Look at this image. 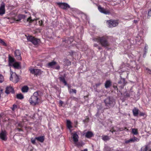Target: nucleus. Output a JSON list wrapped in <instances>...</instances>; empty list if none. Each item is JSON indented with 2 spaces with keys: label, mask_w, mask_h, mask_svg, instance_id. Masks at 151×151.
Wrapping results in <instances>:
<instances>
[{
  "label": "nucleus",
  "mask_w": 151,
  "mask_h": 151,
  "mask_svg": "<svg viewBox=\"0 0 151 151\" xmlns=\"http://www.w3.org/2000/svg\"><path fill=\"white\" fill-rule=\"evenodd\" d=\"M136 66V65L135 62H130L129 67L131 69H132L135 68Z\"/></svg>",
  "instance_id": "a878e982"
},
{
  "label": "nucleus",
  "mask_w": 151,
  "mask_h": 151,
  "mask_svg": "<svg viewBox=\"0 0 151 151\" xmlns=\"http://www.w3.org/2000/svg\"><path fill=\"white\" fill-rule=\"evenodd\" d=\"M5 4L2 3L0 7V15H3L5 13Z\"/></svg>",
  "instance_id": "ddd939ff"
},
{
  "label": "nucleus",
  "mask_w": 151,
  "mask_h": 151,
  "mask_svg": "<svg viewBox=\"0 0 151 151\" xmlns=\"http://www.w3.org/2000/svg\"><path fill=\"white\" fill-rule=\"evenodd\" d=\"M145 115V114L142 112H139V115L140 116H144Z\"/></svg>",
  "instance_id": "c03bdc74"
},
{
  "label": "nucleus",
  "mask_w": 151,
  "mask_h": 151,
  "mask_svg": "<svg viewBox=\"0 0 151 151\" xmlns=\"http://www.w3.org/2000/svg\"><path fill=\"white\" fill-rule=\"evenodd\" d=\"M17 106L16 105L14 104L11 108L13 111H14L17 109Z\"/></svg>",
  "instance_id": "473e14b6"
},
{
  "label": "nucleus",
  "mask_w": 151,
  "mask_h": 151,
  "mask_svg": "<svg viewBox=\"0 0 151 151\" xmlns=\"http://www.w3.org/2000/svg\"><path fill=\"white\" fill-rule=\"evenodd\" d=\"M98 49L99 50H101L102 49V48L101 47H98Z\"/></svg>",
  "instance_id": "4d7b16f0"
},
{
  "label": "nucleus",
  "mask_w": 151,
  "mask_h": 151,
  "mask_svg": "<svg viewBox=\"0 0 151 151\" xmlns=\"http://www.w3.org/2000/svg\"><path fill=\"white\" fill-rule=\"evenodd\" d=\"M40 92L36 91L34 93L29 99V101L30 104L32 106H35L39 103L40 100Z\"/></svg>",
  "instance_id": "f03ea898"
},
{
  "label": "nucleus",
  "mask_w": 151,
  "mask_h": 151,
  "mask_svg": "<svg viewBox=\"0 0 151 151\" xmlns=\"http://www.w3.org/2000/svg\"><path fill=\"white\" fill-rule=\"evenodd\" d=\"M114 88L115 89L116 88V90H118V88L117 87V86H114Z\"/></svg>",
  "instance_id": "5fc2aeb1"
},
{
  "label": "nucleus",
  "mask_w": 151,
  "mask_h": 151,
  "mask_svg": "<svg viewBox=\"0 0 151 151\" xmlns=\"http://www.w3.org/2000/svg\"><path fill=\"white\" fill-rule=\"evenodd\" d=\"M107 23L110 28L115 27L118 25L119 21L118 20L110 19L107 21Z\"/></svg>",
  "instance_id": "423d86ee"
},
{
  "label": "nucleus",
  "mask_w": 151,
  "mask_h": 151,
  "mask_svg": "<svg viewBox=\"0 0 151 151\" xmlns=\"http://www.w3.org/2000/svg\"><path fill=\"white\" fill-rule=\"evenodd\" d=\"M132 133L134 135H137L138 134L137 129L135 128H132Z\"/></svg>",
  "instance_id": "bb28decb"
},
{
  "label": "nucleus",
  "mask_w": 151,
  "mask_h": 151,
  "mask_svg": "<svg viewBox=\"0 0 151 151\" xmlns=\"http://www.w3.org/2000/svg\"><path fill=\"white\" fill-rule=\"evenodd\" d=\"M138 21H139V20H134L133 21V22H134V23L135 24H137L138 22Z\"/></svg>",
  "instance_id": "49530a36"
},
{
  "label": "nucleus",
  "mask_w": 151,
  "mask_h": 151,
  "mask_svg": "<svg viewBox=\"0 0 151 151\" xmlns=\"http://www.w3.org/2000/svg\"><path fill=\"white\" fill-rule=\"evenodd\" d=\"M104 102L105 106L106 107V109L113 107L115 104V100L112 97H110L105 99L104 101Z\"/></svg>",
  "instance_id": "7ed1b4c3"
},
{
  "label": "nucleus",
  "mask_w": 151,
  "mask_h": 151,
  "mask_svg": "<svg viewBox=\"0 0 151 151\" xmlns=\"http://www.w3.org/2000/svg\"><path fill=\"white\" fill-rule=\"evenodd\" d=\"M13 66L14 68H18L19 66V65L18 63L16 62L13 64Z\"/></svg>",
  "instance_id": "2f4dec72"
},
{
  "label": "nucleus",
  "mask_w": 151,
  "mask_h": 151,
  "mask_svg": "<svg viewBox=\"0 0 151 151\" xmlns=\"http://www.w3.org/2000/svg\"><path fill=\"white\" fill-rule=\"evenodd\" d=\"M127 96H129V94H127Z\"/></svg>",
  "instance_id": "052dcab7"
},
{
  "label": "nucleus",
  "mask_w": 151,
  "mask_h": 151,
  "mask_svg": "<svg viewBox=\"0 0 151 151\" xmlns=\"http://www.w3.org/2000/svg\"><path fill=\"white\" fill-rule=\"evenodd\" d=\"M132 112L134 115V116H137L138 115L139 113V110L137 109L134 108L133 109Z\"/></svg>",
  "instance_id": "5701e85b"
},
{
  "label": "nucleus",
  "mask_w": 151,
  "mask_h": 151,
  "mask_svg": "<svg viewBox=\"0 0 151 151\" xmlns=\"http://www.w3.org/2000/svg\"><path fill=\"white\" fill-rule=\"evenodd\" d=\"M11 75L10 78V80H12L13 82L15 83H16L18 82L19 80L18 76L16 74V73H14V74L13 75L14 77L13 78L12 76V74H13V72L11 71Z\"/></svg>",
  "instance_id": "1a4fd4ad"
},
{
  "label": "nucleus",
  "mask_w": 151,
  "mask_h": 151,
  "mask_svg": "<svg viewBox=\"0 0 151 151\" xmlns=\"http://www.w3.org/2000/svg\"><path fill=\"white\" fill-rule=\"evenodd\" d=\"M9 65L10 63H13L14 61V58L11 57L10 55H9Z\"/></svg>",
  "instance_id": "393cba45"
},
{
  "label": "nucleus",
  "mask_w": 151,
  "mask_h": 151,
  "mask_svg": "<svg viewBox=\"0 0 151 151\" xmlns=\"http://www.w3.org/2000/svg\"><path fill=\"white\" fill-rule=\"evenodd\" d=\"M14 55L17 59L20 60L22 58L21 56V53L20 51L18 50H16L14 51Z\"/></svg>",
  "instance_id": "f8f14e48"
},
{
  "label": "nucleus",
  "mask_w": 151,
  "mask_h": 151,
  "mask_svg": "<svg viewBox=\"0 0 151 151\" xmlns=\"http://www.w3.org/2000/svg\"><path fill=\"white\" fill-rule=\"evenodd\" d=\"M102 139L104 141L109 140L110 139V137L106 135H103L102 136Z\"/></svg>",
  "instance_id": "c85d7f7f"
},
{
  "label": "nucleus",
  "mask_w": 151,
  "mask_h": 151,
  "mask_svg": "<svg viewBox=\"0 0 151 151\" xmlns=\"http://www.w3.org/2000/svg\"><path fill=\"white\" fill-rule=\"evenodd\" d=\"M93 46L94 47H98L99 45H98L97 44V43H95L93 45Z\"/></svg>",
  "instance_id": "de8ad7c7"
},
{
  "label": "nucleus",
  "mask_w": 151,
  "mask_h": 151,
  "mask_svg": "<svg viewBox=\"0 0 151 151\" xmlns=\"http://www.w3.org/2000/svg\"><path fill=\"white\" fill-rule=\"evenodd\" d=\"M27 21L29 23H32L34 21V20L32 19V17H30L27 19Z\"/></svg>",
  "instance_id": "c9c22d12"
},
{
  "label": "nucleus",
  "mask_w": 151,
  "mask_h": 151,
  "mask_svg": "<svg viewBox=\"0 0 151 151\" xmlns=\"http://www.w3.org/2000/svg\"><path fill=\"white\" fill-rule=\"evenodd\" d=\"M139 139L136 137L134 136L133 138L130 139L129 140H125V142L126 144L134 142H138Z\"/></svg>",
  "instance_id": "9b49d317"
},
{
  "label": "nucleus",
  "mask_w": 151,
  "mask_h": 151,
  "mask_svg": "<svg viewBox=\"0 0 151 151\" xmlns=\"http://www.w3.org/2000/svg\"><path fill=\"white\" fill-rule=\"evenodd\" d=\"M72 134H73L72 136L73 141L74 143H76L78 140V136L75 132L74 133H72Z\"/></svg>",
  "instance_id": "dca6fc26"
},
{
  "label": "nucleus",
  "mask_w": 151,
  "mask_h": 151,
  "mask_svg": "<svg viewBox=\"0 0 151 151\" xmlns=\"http://www.w3.org/2000/svg\"><path fill=\"white\" fill-rule=\"evenodd\" d=\"M4 80V76L0 74V83L3 82Z\"/></svg>",
  "instance_id": "f704fd0d"
},
{
  "label": "nucleus",
  "mask_w": 151,
  "mask_h": 151,
  "mask_svg": "<svg viewBox=\"0 0 151 151\" xmlns=\"http://www.w3.org/2000/svg\"><path fill=\"white\" fill-rule=\"evenodd\" d=\"M39 24L40 25L42 26L43 24V22L42 20H40L39 21Z\"/></svg>",
  "instance_id": "37998d69"
},
{
  "label": "nucleus",
  "mask_w": 151,
  "mask_h": 151,
  "mask_svg": "<svg viewBox=\"0 0 151 151\" xmlns=\"http://www.w3.org/2000/svg\"><path fill=\"white\" fill-rule=\"evenodd\" d=\"M47 66L48 68H52L54 69L59 70L60 67L57 63L54 61L48 63L47 65Z\"/></svg>",
  "instance_id": "39448f33"
},
{
  "label": "nucleus",
  "mask_w": 151,
  "mask_h": 151,
  "mask_svg": "<svg viewBox=\"0 0 151 151\" xmlns=\"http://www.w3.org/2000/svg\"><path fill=\"white\" fill-rule=\"evenodd\" d=\"M17 17H11L8 18L9 20V21L11 23H13L15 21H16L17 22L19 21L22 19H24L25 18V16L23 14L19 15L17 17Z\"/></svg>",
  "instance_id": "20e7f679"
},
{
  "label": "nucleus",
  "mask_w": 151,
  "mask_h": 151,
  "mask_svg": "<svg viewBox=\"0 0 151 151\" xmlns=\"http://www.w3.org/2000/svg\"><path fill=\"white\" fill-rule=\"evenodd\" d=\"M124 130H125L126 131H127L129 130L128 129H127L126 127H124Z\"/></svg>",
  "instance_id": "603ef678"
},
{
  "label": "nucleus",
  "mask_w": 151,
  "mask_h": 151,
  "mask_svg": "<svg viewBox=\"0 0 151 151\" xmlns=\"http://www.w3.org/2000/svg\"><path fill=\"white\" fill-rule=\"evenodd\" d=\"M35 139L39 142L41 143L44 142L45 140V137L44 136H39L38 137H36Z\"/></svg>",
  "instance_id": "6ab92c4d"
},
{
  "label": "nucleus",
  "mask_w": 151,
  "mask_h": 151,
  "mask_svg": "<svg viewBox=\"0 0 151 151\" xmlns=\"http://www.w3.org/2000/svg\"><path fill=\"white\" fill-rule=\"evenodd\" d=\"M29 90V88L27 86H23L22 88V92H27Z\"/></svg>",
  "instance_id": "b1692460"
},
{
  "label": "nucleus",
  "mask_w": 151,
  "mask_h": 151,
  "mask_svg": "<svg viewBox=\"0 0 151 151\" xmlns=\"http://www.w3.org/2000/svg\"><path fill=\"white\" fill-rule=\"evenodd\" d=\"M18 126L19 127H22V125L21 124L19 123L18 124Z\"/></svg>",
  "instance_id": "3c124183"
},
{
  "label": "nucleus",
  "mask_w": 151,
  "mask_h": 151,
  "mask_svg": "<svg viewBox=\"0 0 151 151\" xmlns=\"http://www.w3.org/2000/svg\"><path fill=\"white\" fill-rule=\"evenodd\" d=\"M73 41V37H69L67 38L66 39H65L64 40H63V42H64L65 43H66L65 44V45L67 46L68 45L70 44L71 42H72Z\"/></svg>",
  "instance_id": "4468645a"
},
{
  "label": "nucleus",
  "mask_w": 151,
  "mask_h": 151,
  "mask_svg": "<svg viewBox=\"0 0 151 151\" xmlns=\"http://www.w3.org/2000/svg\"><path fill=\"white\" fill-rule=\"evenodd\" d=\"M98 9L99 11L101 13L105 14H109L110 13V11L106 9H105L100 6L98 7Z\"/></svg>",
  "instance_id": "9d476101"
},
{
  "label": "nucleus",
  "mask_w": 151,
  "mask_h": 151,
  "mask_svg": "<svg viewBox=\"0 0 151 151\" xmlns=\"http://www.w3.org/2000/svg\"><path fill=\"white\" fill-rule=\"evenodd\" d=\"M56 4L59 7L63 10H66L70 8V5L66 3L58 2Z\"/></svg>",
  "instance_id": "6e6552de"
},
{
  "label": "nucleus",
  "mask_w": 151,
  "mask_h": 151,
  "mask_svg": "<svg viewBox=\"0 0 151 151\" xmlns=\"http://www.w3.org/2000/svg\"><path fill=\"white\" fill-rule=\"evenodd\" d=\"M35 139H35H35H34L33 138H31V142L32 144H33L34 145H35V143H36Z\"/></svg>",
  "instance_id": "ea45409f"
},
{
  "label": "nucleus",
  "mask_w": 151,
  "mask_h": 151,
  "mask_svg": "<svg viewBox=\"0 0 151 151\" xmlns=\"http://www.w3.org/2000/svg\"><path fill=\"white\" fill-rule=\"evenodd\" d=\"M150 151H151V150H150Z\"/></svg>",
  "instance_id": "680f3d73"
},
{
  "label": "nucleus",
  "mask_w": 151,
  "mask_h": 151,
  "mask_svg": "<svg viewBox=\"0 0 151 151\" xmlns=\"http://www.w3.org/2000/svg\"><path fill=\"white\" fill-rule=\"evenodd\" d=\"M5 92L7 94L9 93H14V89L11 86H7L6 87Z\"/></svg>",
  "instance_id": "2eb2a0df"
},
{
  "label": "nucleus",
  "mask_w": 151,
  "mask_h": 151,
  "mask_svg": "<svg viewBox=\"0 0 151 151\" xmlns=\"http://www.w3.org/2000/svg\"><path fill=\"white\" fill-rule=\"evenodd\" d=\"M111 85V82L110 80L106 81L105 83V87L107 88L110 87Z\"/></svg>",
  "instance_id": "aec40b11"
},
{
  "label": "nucleus",
  "mask_w": 151,
  "mask_h": 151,
  "mask_svg": "<svg viewBox=\"0 0 151 151\" xmlns=\"http://www.w3.org/2000/svg\"><path fill=\"white\" fill-rule=\"evenodd\" d=\"M84 134H85V137L88 139L91 138L93 137L94 136L93 132L90 131H88Z\"/></svg>",
  "instance_id": "f3484780"
},
{
  "label": "nucleus",
  "mask_w": 151,
  "mask_h": 151,
  "mask_svg": "<svg viewBox=\"0 0 151 151\" xmlns=\"http://www.w3.org/2000/svg\"><path fill=\"white\" fill-rule=\"evenodd\" d=\"M151 16V9H150L148 11V16H147V18H149Z\"/></svg>",
  "instance_id": "58836bf2"
},
{
  "label": "nucleus",
  "mask_w": 151,
  "mask_h": 151,
  "mask_svg": "<svg viewBox=\"0 0 151 151\" xmlns=\"http://www.w3.org/2000/svg\"><path fill=\"white\" fill-rule=\"evenodd\" d=\"M119 130L120 131H122L124 130V127L119 128Z\"/></svg>",
  "instance_id": "a18cd8bd"
},
{
  "label": "nucleus",
  "mask_w": 151,
  "mask_h": 151,
  "mask_svg": "<svg viewBox=\"0 0 151 151\" xmlns=\"http://www.w3.org/2000/svg\"><path fill=\"white\" fill-rule=\"evenodd\" d=\"M17 97L18 99H22L24 98L23 95L21 93L17 94Z\"/></svg>",
  "instance_id": "7c9ffc66"
},
{
  "label": "nucleus",
  "mask_w": 151,
  "mask_h": 151,
  "mask_svg": "<svg viewBox=\"0 0 151 151\" xmlns=\"http://www.w3.org/2000/svg\"><path fill=\"white\" fill-rule=\"evenodd\" d=\"M110 131L112 133H113L114 132H115L114 130H113L112 131L111 130H110Z\"/></svg>",
  "instance_id": "13d9d810"
},
{
  "label": "nucleus",
  "mask_w": 151,
  "mask_h": 151,
  "mask_svg": "<svg viewBox=\"0 0 151 151\" xmlns=\"http://www.w3.org/2000/svg\"><path fill=\"white\" fill-rule=\"evenodd\" d=\"M93 40L100 43L102 47H107L110 45L108 37L106 36H103L101 37H97L93 38Z\"/></svg>",
  "instance_id": "f257e3e1"
},
{
  "label": "nucleus",
  "mask_w": 151,
  "mask_h": 151,
  "mask_svg": "<svg viewBox=\"0 0 151 151\" xmlns=\"http://www.w3.org/2000/svg\"><path fill=\"white\" fill-rule=\"evenodd\" d=\"M59 79L60 82L64 83L65 85L66 86L67 85V83L65 80V78L64 77H59Z\"/></svg>",
  "instance_id": "4be33fe9"
},
{
  "label": "nucleus",
  "mask_w": 151,
  "mask_h": 151,
  "mask_svg": "<svg viewBox=\"0 0 151 151\" xmlns=\"http://www.w3.org/2000/svg\"><path fill=\"white\" fill-rule=\"evenodd\" d=\"M35 69L32 68H30L29 69V70L30 71V73L32 74H34L35 71Z\"/></svg>",
  "instance_id": "4c0bfd02"
},
{
  "label": "nucleus",
  "mask_w": 151,
  "mask_h": 151,
  "mask_svg": "<svg viewBox=\"0 0 151 151\" xmlns=\"http://www.w3.org/2000/svg\"><path fill=\"white\" fill-rule=\"evenodd\" d=\"M66 126L67 128L69 129H70L72 128L71 122L70 121L67 120L66 121Z\"/></svg>",
  "instance_id": "412c9836"
},
{
  "label": "nucleus",
  "mask_w": 151,
  "mask_h": 151,
  "mask_svg": "<svg viewBox=\"0 0 151 151\" xmlns=\"http://www.w3.org/2000/svg\"><path fill=\"white\" fill-rule=\"evenodd\" d=\"M84 98H85V97L88 98V95H87V96H84Z\"/></svg>",
  "instance_id": "bf43d9fd"
},
{
  "label": "nucleus",
  "mask_w": 151,
  "mask_h": 151,
  "mask_svg": "<svg viewBox=\"0 0 151 151\" xmlns=\"http://www.w3.org/2000/svg\"><path fill=\"white\" fill-rule=\"evenodd\" d=\"M41 73V71L40 69H35L34 75L36 76L40 75Z\"/></svg>",
  "instance_id": "c756f323"
},
{
  "label": "nucleus",
  "mask_w": 151,
  "mask_h": 151,
  "mask_svg": "<svg viewBox=\"0 0 151 151\" xmlns=\"http://www.w3.org/2000/svg\"><path fill=\"white\" fill-rule=\"evenodd\" d=\"M123 82L122 85V86L123 87L124 86H125V84H126V82L125 81V80L124 78H123L120 81H119L118 82V83L119 84H122V82Z\"/></svg>",
  "instance_id": "cd10ccee"
},
{
  "label": "nucleus",
  "mask_w": 151,
  "mask_h": 151,
  "mask_svg": "<svg viewBox=\"0 0 151 151\" xmlns=\"http://www.w3.org/2000/svg\"><path fill=\"white\" fill-rule=\"evenodd\" d=\"M88 150L87 149H84L83 150H82L81 151H87Z\"/></svg>",
  "instance_id": "6e6d98bb"
},
{
  "label": "nucleus",
  "mask_w": 151,
  "mask_h": 151,
  "mask_svg": "<svg viewBox=\"0 0 151 151\" xmlns=\"http://www.w3.org/2000/svg\"><path fill=\"white\" fill-rule=\"evenodd\" d=\"M147 70H148V73L150 74H151V70H150V69H147Z\"/></svg>",
  "instance_id": "864d4df0"
},
{
  "label": "nucleus",
  "mask_w": 151,
  "mask_h": 151,
  "mask_svg": "<svg viewBox=\"0 0 151 151\" xmlns=\"http://www.w3.org/2000/svg\"><path fill=\"white\" fill-rule=\"evenodd\" d=\"M0 43L2 44L4 46H6L7 45L6 43L2 39L0 38Z\"/></svg>",
  "instance_id": "72a5a7b5"
},
{
  "label": "nucleus",
  "mask_w": 151,
  "mask_h": 151,
  "mask_svg": "<svg viewBox=\"0 0 151 151\" xmlns=\"http://www.w3.org/2000/svg\"><path fill=\"white\" fill-rule=\"evenodd\" d=\"M6 132L5 131H2L0 133V137L1 139L4 140H6Z\"/></svg>",
  "instance_id": "a211bd4d"
},
{
  "label": "nucleus",
  "mask_w": 151,
  "mask_h": 151,
  "mask_svg": "<svg viewBox=\"0 0 151 151\" xmlns=\"http://www.w3.org/2000/svg\"><path fill=\"white\" fill-rule=\"evenodd\" d=\"M28 41L31 42L34 45H37L40 42V40L32 36H29L27 37Z\"/></svg>",
  "instance_id": "0eeeda50"
},
{
  "label": "nucleus",
  "mask_w": 151,
  "mask_h": 151,
  "mask_svg": "<svg viewBox=\"0 0 151 151\" xmlns=\"http://www.w3.org/2000/svg\"><path fill=\"white\" fill-rule=\"evenodd\" d=\"M148 48V46L147 45H146L144 48V51L145 54H146L147 52Z\"/></svg>",
  "instance_id": "e433bc0d"
},
{
  "label": "nucleus",
  "mask_w": 151,
  "mask_h": 151,
  "mask_svg": "<svg viewBox=\"0 0 151 151\" xmlns=\"http://www.w3.org/2000/svg\"><path fill=\"white\" fill-rule=\"evenodd\" d=\"M17 129L19 131H22V129H21L19 128H17Z\"/></svg>",
  "instance_id": "8fccbe9b"
},
{
  "label": "nucleus",
  "mask_w": 151,
  "mask_h": 151,
  "mask_svg": "<svg viewBox=\"0 0 151 151\" xmlns=\"http://www.w3.org/2000/svg\"><path fill=\"white\" fill-rule=\"evenodd\" d=\"M101 84V83H96V85L97 87L99 86Z\"/></svg>",
  "instance_id": "09e8293b"
},
{
  "label": "nucleus",
  "mask_w": 151,
  "mask_h": 151,
  "mask_svg": "<svg viewBox=\"0 0 151 151\" xmlns=\"http://www.w3.org/2000/svg\"><path fill=\"white\" fill-rule=\"evenodd\" d=\"M63 104V102L62 101L60 100L59 101V106H62Z\"/></svg>",
  "instance_id": "79ce46f5"
},
{
  "label": "nucleus",
  "mask_w": 151,
  "mask_h": 151,
  "mask_svg": "<svg viewBox=\"0 0 151 151\" xmlns=\"http://www.w3.org/2000/svg\"><path fill=\"white\" fill-rule=\"evenodd\" d=\"M70 92H73L76 94V90L75 89H71L70 90Z\"/></svg>",
  "instance_id": "a19ab883"
}]
</instances>
